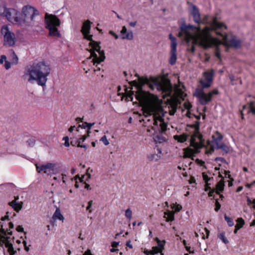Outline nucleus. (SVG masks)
<instances>
[{
  "mask_svg": "<svg viewBox=\"0 0 255 255\" xmlns=\"http://www.w3.org/2000/svg\"><path fill=\"white\" fill-rule=\"evenodd\" d=\"M135 96L142 107L143 115L145 117V119L142 121L145 126L151 127L154 131L153 134L160 133L166 131L167 124L163 119L164 116L163 110L152 101L150 94L139 88L136 92Z\"/></svg>",
  "mask_w": 255,
  "mask_h": 255,
  "instance_id": "obj_1",
  "label": "nucleus"
},
{
  "mask_svg": "<svg viewBox=\"0 0 255 255\" xmlns=\"http://www.w3.org/2000/svg\"><path fill=\"white\" fill-rule=\"evenodd\" d=\"M194 28V27L193 25L182 24L180 26V31L179 33V36H184L187 43L191 41L192 46L190 48H188V50L192 52L195 51V45L198 44L206 49L212 47L213 44L220 43L212 36L211 26H207L202 30L199 28V33L196 35H194L192 32Z\"/></svg>",
  "mask_w": 255,
  "mask_h": 255,
  "instance_id": "obj_2",
  "label": "nucleus"
},
{
  "mask_svg": "<svg viewBox=\"0 0 255 255\" xmlns=\"http://www.w3.org/2000/svg\"><path fill=\"white\" fill-rule=\"evenodd\" d=\"M51 72L49 64L41 61L27 66L25 71V75L29 77L28 81L32 83L33 81L37 82L38 85L45 86L47 81V77Z\"/></svg>",
  "mask_w": 255,
  "mask_h": 255,
  "instance_id": "obj_3",
  "label": "nucleus"
},
{
  "mask_svg": "<svg viewBox=\"0 0 255 255\" xmlns=\"http://www.w3.org/2000/svg\"><path fill=\"white\" fill-rule=\"evenodd\" d=\"M214 74L215 72L213 69L204 72V79L200 81L202 87L195 89L194 96L198 99L199 102L202 105H206L212 101L214 95H217L219 94V90L217 89H214L208 93H206L204 91V89H207L211 87Z\"/></svg>",
  "mask_w": 255,
  "mask_h": 255,
  "instance_id": "obj_4",
  "label": "nucleus"
},
{
  "mask_svg": "<svg viewBox=\"0 0 255 255\" xmlns=\"http://www.w3.org/2000/svg\"><path fill=\"white\" fill-rule=\"evenodd\" d=\"M211 32L214 31L216 33L222 37V43L226 47H233L235 49L240 48L241 46V40L236 36L233 35L230 38L225 30L227 29V26L223 22L218 21L217 17L213 18L212 21L210 23Z\"/></svg>",
  "mask_w": 255,
  "mask_h": 255,
  "instance_id": "obj_5",
  "label": "nucleus"
},
{
  "mask_svg": "<svg viewBox=\"0 0 255 255\" xmlns=\"http://www.w3.org/2000/svg\"><path fill=\"white\" fill-rule=\"evenodd\" d=\"M191 127L195 130L191 137L190 140V146L185 149V156L191 157L195 154L200 152V149L204 147V139L203 135L199 132L200 123L196 121L195 124L192 125Z\"/></svg>",
  "mask_w": 255,
  "mask_h": 255,
  "instance_id": "obj_6",
  "label": "nucleus"
},
{
  "mask_svg": "<svg viewBox=\"0 0 255 255\" xmlns=\"http://www.w3.org/2000/svg\"><path fill=\"white\" fill-rule=\"evenodd\" d=\"M39 14V11L35 8L28 5L24 6L20 16V26L32 27L35 25L36 17Z\"/></svg>",
  "mask_w": 255,
  "mask_h": 255,
  "instance_id": "obj_7",
  "label": "nucleus"
},
{
  "mask_svg": "<svg viewBox=\"0 0 255 255\" xmlns=\"http://www.w3.org/2000/svg\"><path fill=\"white\" fill-rule=\"evenodd\" d=\"M60 19L55 15H46L45 27L49 30V35L53 37L60 38L61 34L57 27L60 25Z\"/></svg>",
  "mask_w": 255,
  "mask_h": 255,
  "instance_id": "obj_8",
  "label": "nucleus"
},
{
  "mask_svg": "<svg viewBox=\"0 0 255 255\" xmlns=\"http://www.w3.org/2000/svg\"><path fill=\"white\" fill-rule=\"evenodd\" d=\"M84 35L88 40L91 41L90 45L91 46V49L90 52L91 53V57L94 58L93 60L94 64L100 63L105 59L104 51L100 50L101 47L99 43L92 40V35H88V34Z\"/></svg>",
  "mask_w": 255,
  "mask_h": 255,
  "instance_id": "obj_9",
  "label": "nucleus"
},
{
  "mask_svg": "<svg viewBox=\"0 0 255 255\" xmlns=\"http://www.w3.org/2000/svg\"><path fill=\"white\" fill-rule=\"evenodd\" d=\"M0 33L3 36L4 46L12 47L15 44V34L10 30L7 25H3L1 27Z\"/></svg>",
  "mask_w": 255,
  "mask_h": 255,
  "instance_id": "obj_10",
  "label": "nucleus"
},
{
  "mask_svg": "<svg viewBox=\"0 0 255 255\" xmlns=\"http://www.w3.org/2000/svg\"><path fill=\"white\" fill-rule=\"evenodd\" d=\"M20 16H21V13L17 10L14 8H8L4 16L9 21L20 25Z\"/></svg>",
  "mask_w": 255,
  "mask_h": 255,
  "instance_id": "obj_11",
  "label": "nucleus"
},
{
  "mask_svg": "<svg viewBox=\"0 0 255 255\" xmlns=\"http://www.w3.org/2000/svg\"><path fill=\"white\" fill-rule=\"evenodd\" d=\"M169 38L171 40V50H170V57L169 62L171 65H173L176 63L177 60L176 54V47L177 42L176 39L175 37L173 36L172 34L170 33L169 35Z\"/></svg>",
  "mask_w": 255,
  "mask_h": 255,
  "instance_id": "obj_12",
  "label": "nucleus"
},
{
  "mask_svg": "<svg viewBox=\"0 0 255 255\" xmlns=\"http://www.w3.org/2000/svg\"><path fill=\"white\" fill-rule=\"evenodd\" d=\"M6 235H1L0 236V245L2 246L4 244L5 247L7 249V252L10 255H14L16 251L14 250L13 245L9 240V237H5Z\"/></svg>",
  "mask_w": 255,
  "mask_h": 255,
  "instance_id": "obj_13",
  "label": "nucleus"
},
{
  "mask_svg": "<svg viewBox=\"0 0 255 255\" xmlns=\"http://www.w3.org/2000/svg\"><path fill=\"white\" fill-rule=\"evenodd\" d=\"M36 170L38 173L43 171L44 173L47 175L54 173L55 170V164L53 163H47L46 164L40 166L36 165Z\"/></svg>",
  "mask_w": 255,
  "mask_h": 255,
  "instance_id": "obj_14",
  "label": "nucleus"
},
{
  "mask_svg": "<svg viewBox=\"0 0 255 255\" xmlns=\"http://www.w3.org/2000/svg\"><path fill=\"white\" fill-rule=\"evenodd\" d=\"M191 7L192 11L191 13L193 16L194 21L198 24L201 23L200 13L198 8L194 4H192Z\"/></svg>",
  "mask_w": 255,
  "mask_h": 255,
  "instance_id": "obj_15",
  "label": "nucleus"
},
{
  "mask_svg": "<svg viewBox=\"0 0 255 255\" xmlns=\"http://www.w3.org/2000/svg\"><path fill=\"white\" fill-rule=\"evenodd\" d=\"M121 38L123 39L132 40L133 37V33L131 31H128L125 26H123L121 31Z\"/></svg>",
  "mask_w": 255,
  "mask_h": 255,
  "instance_id": "obj_16",
  "label": "nucleus"
},
{
  "mask_svg": "<svg viewBox=\"0 0 255 255\" xmlns=\"http://www.w3.org/2000/svg\"><path fill=\"white\" fill-rule=\"evenodd\" d=\"M157 151V153H149L147 155V158L149 161L156 162L160 159L162 153L161 150L158 148Z\"/></svg>",
  "mask_w": 255,
  "mask_h": 255,
  "instance_id": "obj_17",
  "label": "nucleus"
},
{
  "mask_svg": "<svg viewBox=\"0 0 255 255\" xmlns=\"http://www.w3.org/2000/svg\"><path fill=\"white\" fill-rule=\"evenodd\" d=\"M15 199L9 203V205L11 206L13 209L16 211L19 212L22 207L23 203L22 202H17L16 200L18 199V197H14Z\"/></svg>",
  "mask_w": 255,
  "mask_h": 255,
  "instance_id": "obj_18",
  "label": "nucleus"
},
{
  "mask_svg": "<svg viewBox=\"0 0 255 255\" xmlns=\"http://www.w3.org/2000/svg\"><path fill=\"white\" fill-rule=\"evenodd\" d=\"M90 24L91 22L89 20H87L84 22L82 29V31L84 35L88 34L89 33L91 28Z\"/></svg>",
  "mask_w": 255,
  "mask_h": 255,
  "instance_id": "obj_19",
  "label": "nucleus"
},
{
  "mask_svg": "<svg viewBox=\"0 0 255 255\" xmlns=\"http://www.w3.org/2000/svg\"><path fill=\"white\" fill-rule=\"evenodd\" d=\"M90 132H91L90 131H87V133L86 134H85V135H83L81 138H79V139L77 141V142H78L77 146L78 147H80L84 148L85 150L87 149V146L86 145H85V144H81V140H82V142H84L86 139V138L88 136H89V134H90Z\"/></svg>",
  "mask_w": 255,
  "mask_h": 255,
  "instance_id": "obj_20",
  "label": "nucleus"
},
{
  "mask_svg": "<svg viewBox=\"0 0 255 255\" xmlns=\"http://www.w3.org/2000/svg\"><path fill=\"white\" fill-rule=\"evenodd\" d=\"M188 136V134L185 133L181 135H175L174 136V139L178 142L183 143L187 140Z\"/></svg>",
  "mask_w": 255,
  "mask_h": 255,
  "instance_id": "obj_21",
  "label": "nucleus"
},
{
  "mask_svg": "<svg viewBox=\"0 0 255 255\" xmlns=\"http://www.w3.org/2000/svg\"><path fill=\"white\" fill-rule=\"evenodd\" d=\"M224 181L223 179L221 180L216 185V193L220 194L221 192H222L224 189Z\"/></svg>",
  "mask_w": 255,
  "mask_h": 255,
  "instance_id": "obj_22",
  "label": "nucleus"
},
{
  "mask_svg": "<svg viewBox=\"0 0 255 255\" xmlns=\"http://www.w3.org/2000/svg\"><path fill=\"white\" fill-rule=\"evenodd\" d=\"M216 40H218L220 43H218V44H213L212 45V46H216V49H215V56L219 59H221V54H220V50H219V45L223 44L222 43V40H219V39H218L216 38H214Z\"/></svg>",
  "mask_w": 255,
  "mask_h": 255,
  "instance_id": "obj_23",
  "label": "nucleus"
},
{
  "mask_svg": "<svg viewBox=\"0 0 255 255\" xmlns=\"http://www.w3.org/2000/svg\"><path fill=\"white\" fill-rule=\"evenodd\" d=\"M217 148L221 149L223 152V154L228 153L230 150L229 147L222 142H221V144Z\"/></svg>",
  "mask_w": 255,
  "mask_h": 255,
  "instance_id": "obj_24",
  "label": "nucleus"
},
{
  "mask_svg": "<svg viewBox=\"0 0 255 255\" xmlns=\"http://www.w3.org/2000/svg\"><path fill=\"white\" fill-rule=\"evenodd\" d=\"M52 218L54 219H58L59 220L63 221L64 218L63 216L60 213L59 209H57L54 213Z\"/></svg>",
  "mask_w": 255,
  "mask_h": 255,
  "instance_id": "obj_25",
  "label": "nucleus"
},
{
  "mask_svg": "<svg viewBox=\"0 0 255 255\" xmlns=\"http://www.w3.org/2000/svg\"><path fill=\"white\" fill-rule=\"evenodd\" d=\"M216 134L218 135V137L217 138H216L215 139H214V141H215V143L217 146V147H218L221 144L220 141L223 138V136L219 131H217Z\"/></svg>",
  "mask_w": 255,
  "mask_h": 255,
  "instance_id": "obj_26",
  "label": "nucleus"
},
{
  "mask_svg": "<svg viewBox=\"0 0 255 255\" xmlns=\"http://www.w3.org/2000/svg\"><path fill=\"white\" fill-rule=\"evenodd\" d=\"M218 238L219 239H220V240H221L222 241V242L225 244H227L229 243V241L228 240V239L226 238L225 237V233L224 232H222L221 233H220L218 235Z\"/></svg>",
  "mask_w": 255,
  "mask_h": 255,
  "instance_id": "obj_27",
  "label": "nucleus"
},
{
  "mask_svg": "<svg viewBox=\"0 0 255 255\" xmlns=\"http://www.w3.org/2000/svg\"><path fill=\"white\" fill-rule=\"evenodd\" d=\"M9 230L6 229L5 230L3 228V225L1 224V223L0 222V233L1 235H6L7 234L9 235H11L12 234V231H9Z\"/></svg>",
  "mask_w": 255,
  "mask_h": 255,
  "instance_id": "obj_28",
  "label": "nucleus"
},
{
  "mask_svg": "<svg viewBox=\"0 0 255 255\" xmlns=\"http://www.w3.org/2000/svg\"><path fill=\"white\" fill-rule=\"evenodd\" d=\"M156 241L157 242V243L158 244L157 248L160 251H162L164 249V244L165 243V241H163V243L160 241V240L158 238H156L155 239Z\"/></svg>",
  "mask_w": 255,
  "mask_h": 255,
  "instance_id": "obj_29",
  "label": "nucleus"
},
{
  "mask_svg": "<svg viewBox=\"0 0 255 255\" xmlns=\"http://www.w3.org/2000/svg\"><path fill=\"white\" fill-rule=\"evenodd\" d=\"M166 215L167 216L166 221L169 222V221H172L174 219V215L173 212H168L167 213H165V216L164 217L166 218Z\"/></svg>",
  "mask_w": 255,
  "mask_h": 255,
  "instance_id": "obj_30",
  "label": "nucleus"
},
{
  "mask_svg": "<svg viewBox=\"0 0 255 255\" xmlns=\"http://www.w3.org/2000/svg\"><path fill=\"white\" fill-rule=\"evenodd\" d=\"M94 123H88L87 122L84 123L83 124L82 126L79 125V126L78 127L79 128V127H82L83 128H88V131H90L92 127L94 125Z\"/></svg>",
  "mask_w": 255,
  "mask_h": 255,
  "instance_id": "obj_31",
  "label": "nucleus"
},
{
  "mask_svg": "<svg viewBox=\"0 0 255 255\" xmlns=\"http://www.w3.org/2000/svg\"><path fill=\"white\" fill-rule=\"evenodd\" d=\"M224 218L229 227H232L234 226V223L233 220L231 218L227 216L226 215H225Z\"/></svg>",
  "mask_w": 255,
  "mask_h": 255,
  "instance_id": "obj_32",
  "label": "nucleus"
},
{
  "mask_svg": "<svg viewBox=\"0 0 255 255\" xmlns=\"http://www.w3.org/2000/svg\"><path fill=\"white\" fill-rule=\"evenodd\" d=\"M8 9L4 5H0V15L4 16Z\"/></svg>",
  "mask_w": 255,
  "mask_h": 255,
  "instance_id": "obj_33",
  "label": "nucleus"
},
{
  "mask_svg": "<svg viewBox=\"0 0 255 255\" xmlns=\"http://www.w3.org/2000/svg\"><path fill=\"white\" fill-rule=\"evenodd\" d=\"M237 224L235 226L237 227H240L241 229L245 224V221L242 218H238L237 220Z\"/></svg>",
  "mask_w": 255,
  "mask_h": 255,
  "instance_id": "obj_34",
  "label": "nucleus"
},
{
  "mask_svg": "<svg viewBox=\"0 0 255 255\" xmlns=\"http://www.w3.org/2000/svg\"><path fill=\"white\" fill-rule=\"evenodd\" d=\"M255 102H251L249 104L250 111L252 113L253 115H255Z\"/></svg>",
  "mask_w": 255,
  "mask_h": 255,
  "instance_id": "obj_35",
  "label": "nucleus"
},
{
  "mask_svg": "<svg viewBox=\"0 0 255 255\" xmlns=\"http://www.w3.org/2000/svg\"><path fill=\"white\" fill-rule=\"evenodd\" d=\"M125 216L128 219L130 220L132 218V212L129 208L126 210Z\"/></svg>",
  "mask_w": 255,
  "mask_h": 255,
  "instance_id": "obj_36",
  "label": "nucleus"
},
{
  "mask_svg": "<svg viewBox=\"0 0 255 255\" xmlns=\"http://www.w3.org/2000/svg\"><path fill=\"white\" fill-rule=\"evenodd\" d=\"M100 140L102 141L105 145H108L109 144V142L105 135L101 137Z\"/></svg>",
  "mask_w": 255,
  "mask_h": 255,
  "instance_id": "obj_37",
  "label": "nucleus"
},
{
  "mask_svg": "<svg viewBox=\"0 0 255 255\" xmlns=\"http://www.w3.org/2000/svg\"><path fill=\"white\" fill-rule=\"evenodd\" d=\"M18 63V57L15 53L13 52L12 59V64H17Z\"/></svg>",
  "mask_w": 255,
  "mask_h": 255,
  "instance_id": "obj_38",
  "label": "nucleus"
},
{
  "mask_svg": "<svg viewBox=\"0 0 255 255\" xmlns=\"http://www.w3.org/2000/svg\"><path fill=\"white\" fill-rule=\"evenodd\" d=\"M63 140L65 141L64 145L66 147H69L70 145L69 142V137L68 136H65L63 138Z\"/></svg>",
  "mask_w": 255,
  "mask_h": 255,
  "instance_id": "obj_39",
  "label": "nucleus"
},
{
  "mask_svg": "<svg viewBox=\"0 0 255 255\" xmlns=\"http://www.w3.org/2000/svg\"><path fill=\"white\" fill-rule=\"evenodd\" d=\"M151 251H152V255L157 254L158 253H161V251H160L156 247H153Z\"/></svg>",
  "mask_w": 255,
  "mask_h": 255,
  "instance_id": "obj_40",
  "label": "nucleus"
},
{
  "mask_svg": "<svg viewBox=\"0 0 255 255\" xmlns=\"http://www.w3.org/2000/svg\"><path fill=\"white\" fill-rule=\"evenodd\" d=\"M203 178L206 183H208V181L210 180V178H209L207 174H206L205 173H203Z\"/></svg>",
  "mask_w": 255,
  "mask_h": 255,
  "instance_id": "obj_41",
  "label": "nucleus"
},
{
  "mask_svg": "<svg viewBox=\"0 0 255 255\" xmlns=\"http://www.w3.org/2000/svg\"><path fill=\"white\" fill-rule=\"evenodd\" d=\"M215 161H220L222 163H227L226 160L224 158L221 157H216L215 158Z\"/></svg>",
  "mask_w": 255,
  "mask_h": 255,
  "instance_id": "obj_42",
  "label": "nucleus"
},
{
  "mask_svg": "<svg viewBox=\"0 0 255 255\" xmlns=\"http://www.w3.org/2000/svg\"><path fill=\"white\" fill-rule=\"evenodd\" d=\"M11 63H10L9 62H8V61L6 60L5 61V63H4V67L6 69V70H8L9 69V68H10L11 67Z\"/></svg>",
  "mask_w": 255,
  "mask_h": 255,
  "instance_id": "obj_43",
  "label": "nucleus"
},
{
  "mask_svg": "<svg viewBox=\"0 0 255 255\" xmlns=\"http://www.w3.org/2000/svg\"><path fill=\"white\" fill-rule=\"evenodd\" d=\"M215 206H216V207H215V210L216 211H217H217H218V210H219L220 209V208H221V205H220V204L219 203V202H218V200H217V199L216 200Z\"/></svg>",
  "mask_w": 255,
  "mask_h": 255,
  "instance_id": "obj_44",
  "label": "nucleus"
},
{
  "mask_svg": "<svg viewBox=\"0 0 255 255\" xmlns=\"http://www.w3.org/2000/svg\"><path fill=\"white\" fill-rule=\"evenodd\" d=\"M6 60V56L4 55H2L0 58V64H2L3 63V61H5Z\"/></svg>",
  "mask_w": 255,
  "mask_h": 255,
  "instance_id": "obj_45",
  "label": "nucleus"
},
{
  "mask_svg": "<svg viewBox=\"0 0 255 255\" xmlns=\"http://www.w3.org/2000/svg\"><path fill=\"white\" fill-rule=\"evenodd\" d=\"M156 138L159 142H162L163 141H165V138L164 137H160V135L158 134L156 136Z\"/></svg>",
  "mask_w": 255,
  "mask_h": 255,
  "instance_id": "obj_46",
  "label": "nucleus"
},
{
  "mask_svg": "<svg viewBox=\"0 0 255 255\" xmlns=\"http://www.w3.org/2000/svg\"><path fill=\"white\" fill-rule=\"evenodd\" d=\"M16 231H17L18 232H24L23 228L22 227V226H20V225L16 227Z\"/></svg>",
  "mask_w": 255,
  "mask_h": 255,
  "instance_id": "obj_47",
  "label": "nucleus"
},
{
  "mask_svg": "<svg viewBox=\"0 0 255 255\" xmlns=\"http://www.w3.org/2000/svg\"><path fill=\"white\" fill-rule=\"evenodd\" d=\"M109 33L110 34L113 35L115 38L116 39H118V38H119L118 35L116 33H115L114 31L111 30V31H110Z\"/></svg>",
  "mask_w": 255,
  "mask_h": 255,
  "instance_id": "obj_48",
  "label": "nucleus"
},
{
  "mask_svg": "<svg viewBox=\"0 0 255 255\" xmlns=\"http://www.w3.org/2000/svg\"><path fill=\"white\" fill-rule=\"evenodd\" d=\"M144 254L146 255H152V251L151 250H145L144 251Z\"/></svg>",
  "mask_w": 255,
  "mask_h": 255,
  "instance_id": "obj_49",
  "label": "nucleus"
},
{
  "mask_svg": "<svg viewBox=\"0 0 255 255\" xmlns=\"http://www.w3.org/2000/svg\"><path fill=\"white\" fill-rule=\"evenodd\" d=\"M119 244V242H113L112 243V247L113 248H116L117 247Z\"/></svg>",
  "mask_w": 255,
  "mask_h": 255,
  "instance_id": "obj_50",
  "label": "nucleus"
},
{
  "mask_svg": "<svg viewBox=\"0 0 255 255\" xmlns=\"http://www.w3.org/2000/svg\"><path fill=\"white\" fill-rule=\"evenodd\" d=\"M208 18V15L205 16L204 17L203 19V21H201V22H203L204 23H207Z\"/></svg>",
  "mask_w": 255,
  "mask_h": 255,
  "instance_id": "obj_51",
  "label": "nucleus"
},
{
  "mask_svg": "<svg viewBox=\"0 0 255 255\" xmlns=\"http://www.w3.org/2000/svg\"><path fill=\"white\" fill-rule=\"evenodd\" d=\"M126 246L128 247L130 249H132V248H133L132 245L130 244V241L127 242Z\"/></svg>",
  "mask_w": 255,
  "mask_h": 255,
  "instance_id": "obj_52",
  "label": "nucleus"
},
{
  "mask_svg": "<svg viewBox=\"0 0 255 255\" xmlns=\"http://www.w3.org/2000/svg\"><path fill=\"white\" fill-rule=\"evenodd\" d=\"M83 255H93L91 253V252L90 250H87L85 253L83 254Z\"/></svg>",
  "mask_w": 255,
  "mask_h": 255,
  "instance_id": "obj_53",
  "label": "nucleus"
},
{
  "mask_svg": "<svg viewBox=\"0 0 255 255\" xmlns=\"http://www.w3.org/2000/svg\"><path fill=\"white\" fill-rule=\"evenodd\" d=\"M136 23H137V22H136V21H132V22H129V25H130V26H131V27H134V26L136 25Z\"/></svg>",
  "mask_w": 255,
  "mask_h": 255,
  "instance_id": "obj_54",
  "label": "nucleus"
},
{
  "mask_svg": "<svg viewBox=\"0 0 255 255\" xmlns=\"http://www.w3.org/2000/svg\"><path fill=\"white\" fill-rule=\"evenodd\" d=\"M214 190L210 191L208 193V196L209 197H213V196H214Z\"/></svg>",
  "mask_w": 255,
  "mask_h": 255,
  "instance_id": "obj_55",
  "label": "nucleus"
},
{
  "mask_svg": "<svg viewBox=\"0 0 255 255\" xmlns=\"http://www.w3.org/2000/svg\"><path fill=\"white\" fill-rule=\"evenodd\" d=\"M185 248H186V249L187 251L189 252V253H190V254H191V253L193 254L194 253V251H191L190 250V247L185 246Z\"/></svg>",
  "mask_w": 255,
  "mask_h": 255,
  "instance_id": "obj_56",
  "label": "nucleus"
},
{
  "mask_svg": "<svg viewBox=\"0 0 255 255\" xmlns=\"http://www.w3.org/2000/svg\"><path fill=\"white\" fill-rule=\"evenodd\" d=\"M138 79L139 80V82L141 83V84H143L144 82H145L146 81H147V79L145 80V81H144V80L141 77H138Z\"/></svg>",
  "mask_w": 255,
  "mask_h": 255,
  "instance_id": "obj_57",
  "label": "nucleus"
},
{
  "mask_svg": "<svg viewBox=\"0 0 255 255\" xmlns=\"http://www.w3.org/2000/svg\"><path fill=\"white\" fill-rule=\"evenodd\" d=\"M85 189H87V190H91V188L90 187V185L88 184H87V183H85Z\"/></svg>",
  "mask_w": 255,
  "mask_h": 255,
  "instance_id": "obj_58",
  "label": "nucleus"
},
{
  "mask_svg": "<svg viewBox=\"0 0 255 255\" xmlns=\"http://www.w3.org/2000/svg\"><path fill=\"white\" fill-rule=\"evenodd\" d=\"M204 230H205V232H206V234H207L206 238H208V236H209V233H210V232H209V231L208 230H207V228H204Z\"/></svg>",
  "mask_w": 255,
  "mask_h": 255,
  "instance_id": "obj_59",
  "label": "nucleus"
},
{
  "mask_svg": "<svg viewBox=\"0 0 255 255\" xmlns=\"http://www.w3.org/2000/svg\"><path fill=\"white\" fill-rule=\"evenodd\" d=\"M75 128V126H71V127L69 128V132H72L74 130V129Z\"/></svg>",
  "mask_w": 255,
  "mask_h": 255,
  "instance_id": "obj_60",
  "label": "nucleus"
},
{
  "mask_svg": "<svg viewBox=\"0 0 255 255\" xmlns=\"http://www.w3.org/2000/svg\"><path fill=\"white\" fill-rule=\"evenodd\" d=\"M8 224H9V229H13V228L14 225H13V224L12 222H9Z\"/></svg>",
  "mask_w": 255,
  "mask_h": 255,
  "instance_id": "obj_61",
  "label": "nucleus"
},
{
  "mask_svg": "<svg viewBox=\"0 0 255 255\" xmlns=\"http://www.w3.org/2000/svg\"><path fill=\"white\" fill-rule=\"evenodd\" d=\"M210 189V187L209 186V184L208 183H206V188L205 191H207L208 190Z\"/></svg>",
  "mask_w": 255,
  "mask_h": 255,
  "instance_id": "obj_62",
  "label": "nucleus"
},
{
  "mask_svg": "<svg viewBox=\"0 0 255 255\" xmlns=\"http://www.w3.org/2000/svg\"><path fill=\"white\" fill-rule=\"evenodd\" d=\"M76 144H78L77 141L75 142H74L73 141H71V144L73 146H75Z\"/></svg>",
  "mask_w": 255,
  "mask_h": 255,
  "instance_id": "obj_63",
  "label": "nucleus"
},
{
  "mask_svg": "<svg viewBox=\"0 0 255 255\" xmlns=\"http://www.w3.org/2000/svg\"><path fill=\"white\" fill-rule=\"evenodd\" d=\"M255 225V219H254L253 221L250 224L251 226H254Z\"/></svg>",
  "mask_w": 255,
  "mask_h": 255,
  "instance_id": "obj_64",
  "label": "nucleus"
}]
</instances>
